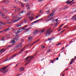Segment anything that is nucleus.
<instances>
[{
    "label": "nucleus",
    "mask_w": 76,
    "mask_h": 76,
    "mask_svg": "<svg viewBox=\"0 0 76 76\" xmlns=\"http://www.w3.org/2000/svg\"><path fill=\"white\" fill-rule=\"evenodd\" d=\"M53 19V18H50V19H49L48 20L46 21V22H48V21H49V20H51V19Z\"/></svg>",
    "instance_id": "nucleus-32"
},
{
    "label": "nucleus",
    "mask_w": 76,
    "mask_h": 76,
    "mask_svg": "<svg viewBox=\"0 0 76 76\" xmlns=\"http://www.w3.org/2000/svg\"><path fill=\"white\" fill-rule=\"evenodd\" d=\"M9 37H10V35H8L6 37L7 38H9Z\"/></svg>",
    "instance_id": "nucleus-40"
},
{
    "label": "nucleus",
    "mask_w": 76,
    "mask_h": 76,
    "mask_svg": "<svg viewBox=\"0 0 76 76\" xmlns=\"http://www.w3.org/2000/svg\"><path fill=\"white\" fill-rule=\"evenodd\" d=\"M58 25V24H57V23H56V24L54 26L55 28H56L57 27V26Z\"/></svg>",
    "instance_id": "nucleus-36"
},
{
    "label": "nucleus",
    "mask_w": 76,
    "mask_h": 76,
    "mask_svg": "<svg viewBox=\"0 0 76 76\" xmlns=\"http://www.w3.org/2000/svg\"><path fill=\"white\" fill-rule=\"evenodd\" d=\"M15 1L16 3H18V0H15Z\"/></svg>",
    "instance_id": "nucleus-53"
},
{
    "label": "nucleus",
    "mask_w": 76,
    "mask_h": 76,
    "mask_svg": "<svg viewBox=\"0 0 76 76\" xmlns=\"http://www.w3.org/2000/svg\"><path fill=\"white\" fill-rule=\"evenodd\" d=\"M12 47V45H9L7 46V47L9 48V47Z\"/></svg>",
    "instance_id": "nucleus-46"
},
{
    "label": "nucleus",
    "mask_w": 76,
    "mask_h": 76,
    "mask_svg": "<svg viewBox=\"0 0 76 76\" xmlns=\"http://www.w3.org/2000/svg\"><path fill=\"white\" fill-rule=\"evenodd\" d=\"M4 70V68H3L2 69H0V71H1V70Z\"/></svg>",
    "instance_id": "nucleus-52"
},
{
    "label": "nucleus",
    "mask_w": 76,
    "mask_h": 76,
    "mask_svg": "<svg viewBox=\"0 0 76 76\" xmlns=\"http://www.w3.org/2000/svg\"><path fill=\"white\" fill-rule=\"evenodd\" d=\"M34 58V57L32 56H28L26 58H25L24 59V60H25V62H27V61H28V62L26 63L25 64V66H26V65L28 64H29V63L31 62V60H33Z\"/></svg>",
    "instance_id": "nucleus-1"
},
{
    "label": "nucleus",
    "mask_w": 76,
    "mask_h": 76,
    "mask_svg": "<svg viewBox=\"0 0 76 76\" xmlns=\"http://www.w3.org/2000/svg\"><path fill=\"white\" fill-rule=\"evenodd\" d=\"M18 30L19 31V33H20V32H22V31H23L21 29H19Z\"/></svg>",
    "instance_id": "nucleus-29"
},
{
    "label": "nucleus",
    "mask_w": 76,
    "mask_h": 76,
    "mask_svg": "<svg viewBox=\"0 0 76 76\" xmlns=\"http://www.w3.org/2000/svg\"><path fill=\"white\" fill-rule=\"evenodd\" d=\"M25 48V47H23V48L21 50V51H23V49Z\"/></svg>",
    "instance_id": "nucleus-42"
},
{
    "label": "nucleus",
    "mask_w": 76,
    "mask_h": 76,
    "mask_svg": "<svg viewBox=\"0 0 76 76\" xmlns=\"http://www.w3.org/2000/svg\"><path fill=\"white\" fill-rule=\"evenodd\" d=\"M0 14L2 16L3 18H4L5 19H6L8 21H9L10 20V18L9 17H4L5 16V15H4L3 13L2 12H1V11H0Z\"/></svg>",
    "instance_id": "nucleus-4"
},
{
    "label": "nucleus",
    "mask_w": 76,
    "mask_h": 76,
    "mask_svg": "<svg viewBox=\"0 0 76 76\" xmlns=\"http://www.w3.org/2000/svg\"><path fill=\"white\" fill-rule=\"evenodd\" d=\"M52 32H53V30H50V29H48L47 31H46L45 34L48 36V35L51 34V33Z\"/></svg>",
    "instance_id": "nucleus-6"
},
{
    "label": "nucleus",
    "mask_w": 76,
    "mask_h": 76,
    "mask_svg": "<svg viewBox=\"0 0 76 76\" xmlns=\"http://www.w3.org/2000/svg\"><path fill=\"white\" fill-rule=\"evenodd\" d=\"M25 68L24 67H21L19 68V72H22L24 70Z\"/></svg>",
    "instance_id": "nucleus-8"
},
{
    "label": "nucleus",
    "mask_w": 76,
    "mask_h": 76,
    "mask_svg": "<svg viewBox=\"0 0 76 76\" xmlns=\"http://www.w3.org/2000/svg\"><path fill=\"white\" fill-rule=\"evenodd\" d=\"M46 13L47 14H49L50 13V10L49 9L48 11H46Z\"/></svg>",
    "instance_id": "nucleus-18"
},
{
    "label": "nucleus",
    "mask_w": 76,
    "mask_h": 76,
    "mask_svg": "<svg viewBox=\"0 0 76 76\" xmlns=\"http://www.w3.org/2000/svg\"><path fill=\"white\" fill-rule=\"evenodd\" d=\"M75 0H72V1H70V0H69L67 1H66L65 2L67 4H69L72 3V2H73V1H74Z\"/></svg>",
    "instance_id": "nucleus-7"
},
{
    "label": "nucleus",
    "mask_w": 76,
    "mask_h": 76,
    "mask_svg": "<svg viewBox=\"0 0 76 76\" xmlns=\"http://www.w3.org/2000/svg\"><path fill=\"white\" fill-rule=\"evenodd\" d=\"M40 20H37L36 21H34V22H33V23H37V22H39V21Z\"/></svg>",
    "instance_id": "nucleus-22"
},
{
    "label": "nucleus",
    "mask_w": 76,
    "mask_h": 76,
    "mask_svg": "<svg viewBox=\"0 0 76 76\" xmlns=\"http://www.w3.org/2000/svg\"><path fill=\"white\" fill-rule=\"evenodd\" d=\"M24 12H25V11L24 10H23L21 12V13H23Z\"/></svg>",
    "instance_id": "nucleus-39"
},
{
    "label": "nucleus",
    "mask_w": 76,
    "mask_h": 76,
    "mask_svg": "<svg viewBox=\"0 0 76 76\" xmlns=\"http://www.w3.org/2000/svg\"><path fill=\"white\" fill-rule=\"evenodd\" d=\"M12 58H11V57H10V58H8V61H9V60H10L11 59H12Z\"/></svg>",
    "instance_id": "nucleus-54"
},
{
    "label": "nucleus",
    "mask_w": 76,
    "mask_h": 76,
    "mask_svg": "<svg viewBox=\"0 0 76 76\" xmlns=\"http://www.w3.org/2000/svg\"><path fill=\"white\" fill-rule=\"evenodd\" d=\"M63 33L62 32V31H61L59 33V34H62Z\"/></svg>",
    "instance_id": "nucleus-59"
},
{
    "label": "nucleus",
    "mask_w": 76,
    "mask_h": 76,
    "mask_svg": "<svg viewBox=\"0 0 76 76\" xmlns=\"http://www.w3.org/2000/svg\"><path fill=\"white\" fill-rule=\"evenodd\" d=\"M54 15H55V13H51L50 14V15L48 16V18H50V17H52L54 16Z\"/></svg>",
    "instance_id": "nucleus-10"
},
{
    "label": "nucleus",
    "mask_w": 76,
    "mask_h": 76,
    "mask_svg": "<svg viewBox=\"0 0 76 76\" xmlns=\"http://www.w3.org/2000/svg\"><path fill=\"white\" fill-rule=\"evenodd\" d=\"M19 38L18 37L16 38L15 37L12 39L13 40H11L10 43L12 44V45H14L16 43V42H15V40H16V41H17L19 40Z\"/></svg>",
    "instance_id": "nucleus-2"
},
{
    "label": "nucleus",
    "mask_w": 76,
    "mask_h": 76,
    "mask_svg": "<svg viewBox=\"0 0 76 76\" xmlns=\"http://www.w3.org/2000/svg\"><path fill=\"white\" fill-rule=\"evenodd\" d=\"M13 8H16V6H15V5L13 6Z\"/></svg>",
    "instance_id": "nucleus-55"
},
{
    "label": "nucleus",
    "mask_w": 76,
    "mask_h": 76,
    "mask_svg": "<svg viewBox=\"0 0 76 76\" xmlns=\"http://www.w3.org/2000/svg\"><path fill=\"white\" fill-rule=\"evenodd\" d=\"M43 11H42V10H40L39 11V12L40 13H42V12H43Z\"/></svg>",
    "instance_id": "nucleus-51"
},
{
    "label": "nucleus",
    "mask_w": 76,
    "mask_h": 76,
    "mask_svg": "<svg viewBox=\"0 0 76 76\" xmlns=\"http://www.w3.org/2000/svg\"><path fill=\"white\" fill-rule=\"evenodd\" d=\"M1 41H4V37H3L1 39Z\"/></svg>",
    "instance_id": "nucleus-38"
},
{
    "label": "nucleus",
    "mask_w": 76,
    "mask_h": 76,
    "mask_svg": "<svg viewBox=\"0 0 76 76\" xmlns=\"http://www.w3.org/2000/svg\"><path fill=\"white\" fill-rule=\"evenodd\" d=\"M24 28H24V27H23L22 28H21V29H23V30H25V29H26V28H24Z\"/></svg>",
    "instance_id": "nucleus-48"
},
{
    "label": "nucleus",
    "mask_w": 76,
    "mask_h": 76,
    "mask_svg": "<svg viewBox=\"0 0 76 76\" xmlns=\"http://www.w3.org/2000/svg\"><path fill=\"white\" fill-rule=\"evenodd\" d=\"M60 44H61V43H59L58 44H57L56 45H57V46H58V45H60Z\"/></svg>",
    "instance_id": "nucleus-47"
},
{
    "label": "nucleus",
    "mask_w": 76,
    "mask_h": 76,
    "mask_svg": "<svg viewBox=\"0 0 76 76\" xmlns=\"http://www.w3.org/2000/svg\"><path fill=\"white\" fill-rule=\"evenodd\" d=\"M71 62H70V64H72L73 63V61H74V59L72 58L71 60Z\"/></svg>",
    "instance_id": "nucleus-14"
},
{
    "label": "nucleus",
    "mask_w": 76,
    "mask_h": 76,
    "mask_svg": "<svg viewBox=\"0 0 76 76\" xmlns=\"http://www.w3.org/2000/svg\"><path fill=\"white\" fill-rule=\"evenodd\" d=\"M21 24H20V25H19V24H17V27H19V26H21Z\"/></svg>",
    "instance_id": "nucleus-37"
},
{
    "label": "nucleus",
    "mask_w": 76,
    "mask_h": 76,
    "mask_svg": "<svg viewBox=\"0 0 76 76\" xmlns=\"http://www.w3.org/2000/svg\"><path fill=\"white\" fill-rule=\"evenodd\" d=\"M72 19H73V20H76V15H74L72 18H71Z\"/></svg>",
    "instance_id": "nucleus-12"
},
{
    "label": "nucleus",
    "mask_w": 76,
    "mask_h": 76,
    "mask_svg": "<svg viewBox=\"0 0 76 76\" xmlns=\"http://www.w3.org/2000/svg\"><path fill=\"white\" fill-rule=\"evenodd\" d=\"M29 6H30V4H29L28 3L27 4V5H26V7H28Z\"/></svg>",
    "instance_id": "nucleus-27"
},
{
    "label": "nucleus",
    "mask_w": 76,
    "mask_h": 76,
    "mask_svg": "<svg viewBox=\"0 0 76 76\" xmlns=\"http://www.w3.org/2000/svg\"><path fill=\"white\" fill-rule=\"evenodd\" d=\"M13 18H14V19H16V18H19V16H18L17 15L16 16H14L13 17Z\"/></svg>",
    "instance_id": "nucleus-19"
},
{
    "label": "nucleus",
    "mask_w": 76,
    "mask_h": 76,
    "mask_svg": "<svg viewBox=\"0 0 76 76\" xmlns=\"http://www.w3.org/2000/svg\"><path fill=\"white\" fill-rule=\"evenodd\" d=\"M52 22H53V23H54V19H53V20L52 21Z\"/></svg>",
    "instance_id": "nucleus-64"
},
{
    "label": "nucleus",
    "mask_w": 76,
    "mask_h": 76,
    "mask_svg": "<svg viewBox=\"0 0 76 76\" xmlns=\"http://www.w3.org/2000/svg\"><path fill=\"white\" fill-rule=\"evenodd\" d=\"M37 53H36V54H34L33 56H31L34 57V56H36V55H37Z\"/></svg>",
    "instance_id": "nucleus-50"
},
{
    "label": "nucleus",
    "mask_w": 76,
    "mask_h": 76,
    "mask_svg": "<svg viewBox=\"0 0 76 76\" xmlns=\"http://www.w3.org/2000/svg\"><path fill=\"white\" fill-rule=\"evenodd\" d=\"M7 24H10L11 23H12V22H7Z\"/></svg>",
    "instance_id": "nucleus-31"
},
{
    "label": "nucleus",
    "mask_w": 76,
    "mask_h": 76,
    "mask_svg": "<svg viewBox=\"0 0 76 76\" xmlns=\"http://www.w3.org/2000/svg\"><path fill=\"white\" fill-rule=\"evenodd\" d=\"M27 18H31V17H30V16H29L28 15H27Z\"/></svg>",
    "instance_id": "nucleus-45"
},
{
    "label": "nucleus",
    "mask_w": 76,
    "mask_h": 76,
    "mask_svg": "<svg viewBox=\"0 0 76 76\" xmlns=\"http://www.w3.org/2000/svg\"><path fill=\"white\" fill-rule=\"evenodd\" d=\"M58 19V18H57V19H55V21L56 22H57Z\"/></svg>",
    "instance_id": "nucleus-56"
},
{
    "label": "nucleus",
    "mask_w": 76,
    "mask_h": 76,
    "mask_svg": "<svg viewBox=\"0 0 76 76\" xmlns=\"http://www.w3.org/2000/svg\"><path fill=\"white\" fill-rule=\"evenodd\" d=\"M51 51V49H49L47 51V52H50Z\"/></svg>",
    "instance_id": "nucleus-34"
},
{
    "label": "nucleus",
    "mask_w": 76,
    "mask_h": 76,
    "mask_svg": "<svg viewBox=\"0 0 76 76\" xmlns=\"http://www.w3.org/2000/svg\"><path fill=\"white\" fill-rule=\"evenodd\" d=\"M5 12H6V13H7V10L6 9H5Z\"/></svg>",
    "instance_id": "nucleus-44"
},
{
    "label": "nucleus",
    "mask_w": 76,
    "mask_h": 76,
    "mask_svg": "<svg viewBox=\"0 0 76 76\" xmlns=\"http://www.w3.org/2000/svg\"><path fill=\"white\" fill-rule=\"evenodd\" d=\"M3 31L4 32H6V31H9V28H7L6 29L4 30Z\"/></svg>",
    "instance_id": "nucleus-23"
},
{
    "label": "nucleus",
    "mask_w": 76,
    "mask_h": 76,
    "mask_svg": "<svg viewBox=\"0 0 76 76\" xmlns=\"http://www.w3.org/2000/svg\"><path fill=\"white\" fill-rule=\"evenodd\" d=\"M76 10H74V9L73 10H72L71 11V12H72V13H75V12H76Z\"/></svg>",
    "instance_id": "nucleus-28"
},
{
    "label": "nucleus",
    "mask_w": 76,
    "mask_h": 76,
    "mask_svg": "<svg viewBox=\"0 0 76 76\" xmlns=\"http://www.w3.org/2000/svg\"><path fill=\"white\" fill-rule=\"evenodd\" d=\"M31 18L30 19V20H31V21H32L33 20L32 19H34V17H32V16H31Z\"/></svg>",
    "instance_id": "nucleus-25"
},
{
    "label": "nucleus",
    "mask_w": 76,
    "mask_h": 76,
    "mask_svg": "<svg viewBox=\"0 0 76 76\" xmlns=\"http://www.w3.org/2000/svg\"><path fill=\"white\" fill-rule=\"evenodd\" d=\"M1 23L0 25H1V26H3V25H4V24H3V23H1H1Z\"/></svg>",
    "instance_id": "nucleus-43"
},
{
    "label": "nucleus",
    "mask_w": 76,
    "mask_h": 76,
    "mask_svg": "<svg viewBox=\"0 0 76 76\" xmlns=\"http://www.w3.org/2000/svg\"><path fill=\"white\" fill-rule=\"evenodd\" d=\"M45 32V30L44 29L42 30L41 32H40L41 34H42L43 32Z\"/></svg>",
    "instance_id": "nucleus-24"
},
{
    "label": "nucleus",
    "mask_w": 76,
    "mask_h": 76,
    "mask_svg": "<svg viewBox=\"0 0 76 76\" xmlns=\"http://www.w3.org/2000/svg\"><path fill=\"white\" fill-rule=\"evenodd\" d=\"M22 43H20L19 44V45H17L16 46V48H18V47L19 48H21V47H22Z\"/></svg>",
    "instance_id": "nucleus-9"
},
{
    "label": "nucleus",
    "mask_w": 76,
    "mask_h": 76,
    "mask_svg": "<svg viewBox=\"0 0 76 76\" xmlns=\"http://www.w3.org/2000/svg\"><path fill=\"white\" fill-rule=\"evenodd\" d=\"M22 19V18L21 17H20L19 18H17L16 19H13L11 20V21L12 22H14V23H15V22H17L19 21V20H20V19Z\"/></svg>",
    "instance_id": "nucleus-5"
},
{
    "label": "nucleus",
    "mask_w": 76,
    "mask_h": 76,
    "mask_svg": "<svg viewBox=\"0 0 76 76\" xmlns=\"http://www.w3.org/2000/svg\"><path fill=\"white\" fill-rule=\"evenodd\" d=\"M6 50V49H4V50H3V49H2L0 51V53H3V52H4V51H5Z\"/></svg>",
    "instance_id": "nucleus-16"
},
{
    "label": "nucleus",
    "mask_w": 76,
    "mask_h": 76,
    "mask_svg": "<svg viewBox=\"0 0 76 76\" xmlns=\"http://www.w3.org/2000/svg\"><path fill=\"white\" fill-rule=\"evenodd\" d=\"M8 58H6V59L5 60H4V62H6V61H8Z\"/></svg>",
    "instance_id": "nucleus-41"
},
{
    "label": "nucleus",
    "mask_w": 76,
    "mask_h": 76,
    "mask_svg": "<svg viewBox=\"0 0 76 76\" xmlns=\"http://www.w3.org/2000/svg\"><path fill=\"white\" fill-rule=\"evenodd\" d=\"M30 7H28L27 8V10H30Z\"/></svg>",
    "instance_id": "nucleus-63"
},
{
    "label": "nucleus",
    "mask_w": 76,
    "mask_h": 76,
    "mask_svg": "<svg viewBox=\"0 0 76 76\" xmlns=\"http://www.w3.org/2000/svg\"><path fill=\"white\" fill-rule=\"evenodd\" d=\"M27 21L25 20H24V22L25 23H26Z\"/></svg>",
    "instance_id": "nucleus-61"
},
{
    "label": "nucleus",
    "mask_w": 76,
    "mask_h": 76,
    "mask_svg": "<svg viewBox=\"0 0 76 76\" xmlns=\"http://www.w3.org/2000/svg\"><path fill=\"white\" fill-rule=\"evenodd\" d=\"M67 8H68V7H65L64 8V9H62L63 10H65V9H67Z\"/></svg>",
    "instance_id": "nucleus-35"
},
{
    "label": "nucleus",
    "mask_w": 76,
    "mask_h": 76,
    "mask_svg": "<svg viewBox=\"0 0 76 76\" xmlns=\"http://www.w3.org/2000/svg\"><path fill=\"white\" fill-rule=\"evenodd\" d=\"M11 64H10L9 65H8L7 66L5 67H3V68H0V69H4V70H1V73H4V74H5V73H7V71H4V70H6V68H7V67H8V66H10V65H11Z\"/></svg>",
    "instance_id": "nucleus-3"
},
{
    "label": "nucleus",
    "mask_w": 76,
    "mask_h": 76,
    "mask_svg": "<svg viewBox=\"0 0 76 76\" xmlns=\"http://www.w3.org/2000/svg\"><path fill=\"white\" fill-rule=\"evenodd\" d=\"M19 63H18L17 64V65H16V66L15 67H17V66H18V65H19Z\"/></svg>",
    "instance_id": "nucleus-57"
},
{
    "label": "nucleus",
    "mask_w": 76,
    "mask_h": 76,
    "mask_svg": "<svg viewBox=\"0 0 76 76\" xmlns=\"http://www.w3.org/2000/svg\"><path fill=\"white\" fill-rule=\"evenodd\" d=\"M29 45H30V44L27 45H26V46H25V47H26V46H27V47H28V46H29Z\"/></svg>",
    "instance_id": "nucleus-49"
},
{
    "label": "nucleus",
    "mask_w": 76,
    "mask_h": 76,
    "mask_svg": "<svg viewBox=\"0 0 76 76\" xmlns=\"http://www.w3.org/2000/svg\"><path fill=\"white\" fill-rule=\"evenodd\" d=\"M61 30V28H60L59 30H58V31H60Z\"/></svg>",
    "instance_id": "nucleus-60"
},
{
    "label": "nucleus",
    "mask_w": 76,
    "mask_h": 76,
    "mask_svg": "<svg viewBox=\"0 0 76 76\" xmlns=\"http://www.w3.org/2000/svg\"><path fill=\"white\" fill-rule=\"evenodd\" d=\"M38 32V31L37 30H36L35 31H34L33 33V34H34V35H35L36 34H37V33Z\"/></svg>",
    "instance_id": "nucleus-15"
},
{
    "label": "nucleus",
    "mask_w": 76,
    "mask_h": 76,
    "mask_svg": "<svg viewBox=\"0 0 76 76\" xmlns=\"http://www.w3.org/2000/svg\"><path fill=\"white\" fill-rule=\"evenodd\" d=\"M32 37L30 36L28 38V40L29 41H32Z\"/></svg>",
    "instance_id": "nucleus-17"
},
{
    "label": "nucleus",
    "mask_w": 76,
    "mask_h": 76,
    "mask_svg": "<svg viewBox=\"0 0 76 76\" xmlns=\"http://www.w3.org/2000/svg\"><path fill=\"white\" fill-rule=\"evenodd\" d=\"M31 13V12L29 11L28 12V13L27 14V15H30V14Z\"/></svg>",
    "instance_id": "nucleus-26"
},
{
    "label": "nucleus",
    "mask_w": 76,
    "mask_h": 76,
    "mask_svg": "<svg viewBox=\"0 0 76 76\" xmlns=\"http://www.w3.org/2000/svg\"><path fill=\"white\" fill-rule=\"evenodd\" d=\"M39 39H38L37 40H36V41L34 42L33 43H32V44H31V46H32V45H34V44H35V43H37V42H38V41H39Z\"/></svg>",
    "instance_id": "nucleus-11"
},
{
    "label": "nucleus",
    "mask_w": 76,
    "mask_h": 76,
    "mask_svg": "<svg viewBox=\"0 0 76 76\" xmlns=\"http://www.w3.org/2000/svg\"><path fill=\"white\" fill-rule=\"evenodd\" d=\"M31 28H28L27 29H26V31H28V30H29V29H31Z\"/></svg>",
    "instance_id": "nucleus-58"
},
{
    "label": "nucleus",
    "mask_w": 76,
    "mask_h": 76,
    "mask_svg": "<svg viewBox=\"0 0 76 76\" xmlns=\"http://www.w3.org/2000/svg\"><path fill=\"white\" fill-rule=\"evenodd\" d=\"M56 60L55 59H53L52 60V61H53V62H54V61H55Z\"/></svg>",
    "instance_id": "nucleus-62"
},
{
    "label": "nucleus",
    "mask_w": 76,
    "mask_h": 76,
    "mask_svg": "<svg viewBox=\"0 0 76 76\" xmlns=\"http://www.w3.org/2000/svg\"><path fill=\"white\" fill-rule=\"evenodd\" d=\"M18 53H17L15 54V55H14V56H12L11 57V58H14V57H15V56H18Z\"/></svg>",
    "instance_id": "nucleus-13"
},
{
    "label": "nucleus",
    "mask_w": 76,
    "mask_h": 76,
    "mask_svg": "<svg viewBox=\"0 0 76 76\" xmlns=\"http://www.w3.org/2000/svg\"><path fill=\"white\" fill-rule=\"evenodd\" d=\"M20 4H21V5L22 7H24V5H23L22 2H20Z\"/></svg>",
    "instance_id": "nucleus-33"
},
{
    "label": "nucleus",
    "mask_w": 76,
    "mask_h": 76,
    "mask_svg": "<svg viewBox=\"0 0 76 76\" xmlns=\"http://www.w3.org/2000/svg\"><path fill=\"white\" fill-rule=\"evenodd\" d=\"M54 38H55V37H52L51 38H50L48 39V40H51V39H54Z\"/></svg>",
    "instance_id": "nucleus-20"
},
{
    "label": "nucleus",
    "mask_w": 76,
    "mask_h": 76,
    "mask_svg": "<svg viewBox=\"0 0 76 76\" xmlns=\"http://www.w3.org/2000/svg\"><path fill=\"white\" fill-rule=\"evenodd\" d=\"M18 30H15V33L16 34H18V33H19V31Z\"/></svg>",
    "instance_id": "nucleus-21"
},
{
    "label": "nucleus",
    "mask_w": 76,
    "mask_h": 76,
    "mask_svg": "<svg viewBox=\"0 0 76 76\" xmlns=\"http://www.w3.org/2000/svg\"><path fill=\"white\" fill-rule=\"evenodd\" d=\"M8 28V29H9V31L12 30V27H10Z\"/></svg>",
    "instance_id": "nucleus-30"
}]
</instances>
